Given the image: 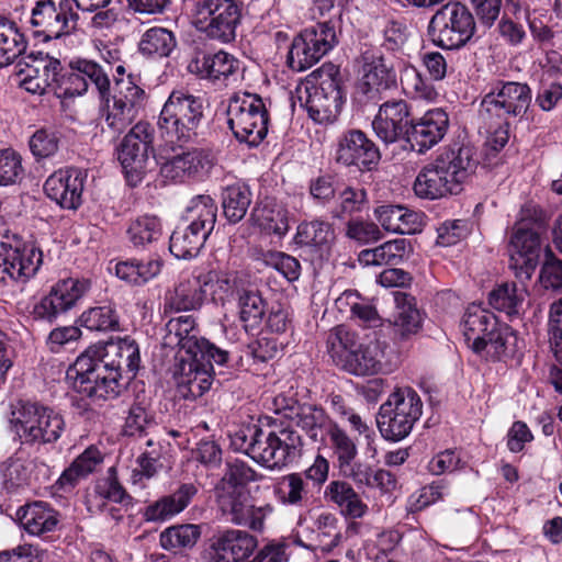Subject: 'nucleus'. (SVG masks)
I'll list each match as a JSON object with an SVG mask.
<instances>
[{"mask_svg":"<svg viewBox=\"0 0 562 562\" xmlns=\"http://www.w3.org/2000/svg\"><path fill=\"white\" fill-rule=\"evenodd\" d=\"M356 334L346 326L338 325L330 329L326 336V348L331 359L342 366L346 353L356 347Z\"/></svg>","mask_w":562,"mask_h":562,"instance_id":"13d9d810","label":"nucleus"},{"mask_svg":"<svg viewBox=\"0 0 562 562\" xmlns=\"http://www.w3.org/2000/svg\"><path fill=\"white\" fill-rule=\"evenodd\" d=\"M541 239L538 232L518 225L509 240L510 268L519 279H530L538 263Z\"/></svg>","mask_w":562,"mask_h":562,"instance_id":"4be33fe9","label":"nucleus"},{"mask_svg":"<svg viewBox=\"0 0 562 562\" xmlns=\"http://www.w3.org/2000/svg\"><path fill=\"white\" fill-rule=\"evenodd\" d=\"M9 428L25 445L56 442L65 430L61 414L37 402L18 400L10 404Z\"/></svg>","mask_w":562,"mask_h":562,"instance_id":"7ed1b4c3","label":"nucleus"},{"mask_svg":"<svg viewBox=\"0 0 562 562\" xmlns=\"http://www.w3.org/2000/svg\"><path fill=\"white\" fill-rule=\"evenodd\" d=\"M19 518L25 530L31 535H42L55 529L58 514L45 502H34L22 507Z\"/></svg>","mask_w":562,"mask_h":562,"instance_id":"58836bf2","label":"nucleus"},{"mask_svg":"<svg viewBox=\"0 0 562 562\" xmlns=\"http://www.w3.org/2000/svg\"><path fill=\"white\" fill-rule=\"evenodd\" d=\"M401 85L405 94L413 99L431 101L437 95L432 85L415 67H407L403 70Z\"/></svg>","mask_w":562,"mask_h":562,"instance_id":"680f3d73","label":"nucleus"},{"mask_svg":"<svg viewBox=\"0 0 562 562\" xmlns=\"http://www.w3.org/2000/svg\"><path fill=\"white\" fill-rule=\"evenodd\" d=\"M201 530L198 525L171 526L160 533V546L168 551L179 552L192 548L199 540Z\"/></svg>","mask_w":562,"mask_h":562,"instance_id":"3c124183","label":"nucleus"},{"mask_svg":"<svg viewBox=\"0 0 562 562\" xmlns=\"http://www.w3.org/2000/svg\"><path fill=\"white\" fill-rule=\"evenodd\" d=\"M374 215L385 231L411 235L422 231L425 214L403 205L386 204L374 210Z\"/></svg>","mask_w":562,"mask_h":562,"instance_id":"7c9ffc66","label":"nucleus"},{"mask_svg":"<svg viewBox=\"0 0 562 562\" xmlns=\"http://www.w3.org/2000/svg\"><path fill=\"white\" fill-rule=\"evenodd\" d=\"M101 462L102 456L100 451L92 446L87 448L61 473L57 485L63 490L74 487L81 479L91 474Z\"/></svg>","mask_w":562,"mask_h":562,"instance_id":"37998d69","label":"nucleus"},{"mask_svg":"<svg viewBox=\"0 0 562 562\" xmlns=\"http://www.w3.org/2000/svg\"><path fill=\"white\" fill-rule=\"evenodd\" d=\"M26 46L27 42L20 31L0 33V68L12 64L25 52Z\"/></svg>","mask_w":562,"mask_h":562,"instance_id":"338daca9","label":"nucleus"},{"mask_svg":"<svg viewBox=\"0 0 562 562\" xmlns=\"http://www.w3.org/2000/svg\"><path fill=\"white\" fill-rule=\"evenodd\" d=\"M361 78L355 89V100L360 105H376L381 93L396 85V70L391 57L381 48L370 47L360 56Z\"/></svg>","mask_w":562,"mask_h":562,"instance_id":"1a4fd4ad","label":"nucleus"},{"mask_svg":"<svg viewBox=\"0 0 562 562\" xmlns=\"http://www.w3.org/2000/svg\"><path fill=\"white\" fill-rule=\"evenodd\" d=\"M162 265V260L158 257L147 261L132 259L117 262L114 271L116 277L126 283L143 285L160 273Z\"/></svg>","mask_w":562,"mask_h":562,"instance_id":"a19ab883","label":"nucleus"},{"mask_svg":"<svg viewBox=\"0 0 562 562\" xmlns=\"http://www.w3.org/2000/svg\"><path fill=\"white\" fill-rule=\"evenodd\" d=\"M274 495L284 506L303 508L311 504L313 488L302 473L293 472L281 476L273 487Z\"/></svg>","mask_w":562,"mask_h":562,"instance_id":"72a5a7b5","label":"nucleus"},{"mask_svg":"<svg viewBox=\"0 0 562 562\" xmlns=\"http://www.w3.org/2000/svg\"><path fill=\"white\" fill-rule=\"evenodd\" d=\"M102 358L112 362L117 368L119 373L125 369L135 375L139 368L140 356L138 345L130 337L120 338L117 341L110 342L105 347L102 346Z\"/></svg>","mask_w":562,"mask_h":562,"instance_id":"4c0bfd02","label":"nucleus"},{"mask_svg":"<svg viewBox=\"0 0 562 562\" xmlns=\"http://www.w3.org/2000/svg\"><path fill=\"white\" fill-rule=\"evenodd\" d=\"M80 323L91 331L117 330L120 328L117 313L111 305L89 308L80 316Z\"/></svg>","mask_w":562,"mask_h":562,"instance_id":"4d7b16f0","label":"nucleus"},{"mask_svg":"<svg viewBox=\"0 0 562 562\" xmlns=\"http://www.w3.org/2000/svg\"><path fill=\"white\" fill-rule=\"evenodd\" d=\"M196 493L198 488L194 484L183 483L172 494L162 496L148 505L145 509V517L149 521L170 519L184 510Z\"/></svg>","mask_w":562,"mask_h":562,"instance_id":"2f4dec72","label":"nucleus"},{"mask_svg":"<svg viewBox=\"0 0 562 562\" xmlns=\"http://www.w3.org/2000/svg\"><path fill=\"white\" fill-rule=\"evenodd\" d=\"M483 350L472 351L481 359L490 362L506 361L515 357L518 349V336L508 324L497 322L482 339Z\"/></svg>","mask_w":562,"mask_h":562,"instance_id":"c756f323","label":"nucleus"},{"mask_svg":"<svg viewBox=\"0 0 562 562\" xmlns=\"http://www.w3.org/2000/svg\"><path fill=\"white\" fill-rule=\"evenodd\" d=\"M205 299L199 277L180 281L167 297V305L175 311L199 310Z\"/></svg>","mask_w":562,"mask_h":562,"instance_id":"a18cd8bd","label":"nucleus"},{"mask_svg":"<svg viewBox=\"0 0 562 562\" xmlns=\"http://www.w3.org/2000/svg\"><path fill=\"white\" fill-rule=\"evenodd\" d=\"M278 412L304 431L314 442L324 441L327 432L335 424L321 405L312 403L293 401L291 404L279 408Z\"/></svg>","mask_w":562,"mask_h":562,"instance_id":"b1692460","label":"nucleus"},{"mask_svg":"<svg viewBox=\"0 0 562 562\" xmlns=\"http://www.w3.org/2000/svg\"><path fill=\"white\" fill-rule=\"evenodd\" d=\"M213 358L204 352L192 356H179L176 369L178 393L186 400L201 397L210 390L215 371Z\"/></svg>","mask_w":562,"mask_h":562,"instance_id":"f3484780","label":"nucleus"},{"mask_svg":"<svg viewBox=\"0 0 562 562\" xmlns=\"http://www.w3.org/2000/svg\"><path fill=\"white\" fill-rule=\"evenodd\" d=\"M42 262L43 254L35 246L0 238V283L24 284L36 274Z\"/></svg>","mask_w":562,"mask_h":562,"instance_id":"2eb2a0df","label":"nucleus"},{"mask_svg":"<svg viewBox=\"0 0 562 562\" xmlns=\"http://www.w3.org/2000/svg\"><path fill=\"white\" fill-rule=\"evenodd\" d=\"M59 142L57 132L40 128L31 136L29 145L33 156L41 160L53 157L59 149Z\"/></svg>","mask_w":562,"mask_h":562,"instance_id":"69168bd1","label":"nucleus"},{"mask_svg":"<svg viewBox=\"0 0 562 562\" xmlns=\"http://www.w3.org/2000/svg\"><path fill=\"white\" fill-rule=\"evenodd\" d=\"M177 45L172 32L164 27H151L147 30L139 42V49L148 56L167 57Z\"/></svg>","mask_w":562,"mask_h":562,"instance_id":"864d4df0","label":"nucleus"},{"mask_svg":"<svg viewBox=\"0 0 562 562\" xmlns=\"http://www.w3.org/2000/svg\"><path fill=\"white\" fill-rule=\"evenodd\" d=\"M422 400L411 387L393 392L376 415V425L382 437L391 441L406 438L422 416Z\"/></svg>","mask_w":562,"mask_h":562,"instance_id":"39448f33","label":"nucleus"},{"mask_svg":"<svg viewBox=\"0 0 562 562\" xmlns=\"http://www.w3.org/2000/svg\"><path fill=\"white\" fill-rule=\"evenodd\" d=\"M457 184V150L445 147L435 162L422 169L414 182V192L423 199H440L452 193Z\"/></svg>","mask_w":562,"mask_h":562,"instance_id":"ddd939ff","label":"nucleus"},{"mask_svg":"<svg viewBox=\"0 0 562 562\" xmlns=\"http://www.w3.org/2000/svg\"><path fill=\"white\" fill-rule=\"evenodd\" d=\"M77 21L72 0H40L32 10L30 24L34 36L49 41L70 34L76 30Z\"/></svg>","mask_w":562,"mask_h":562,"instance_id":"4468645a","label":"nucleus"},{"mask_svg":"<svg viewBox=\"0 0 562 562\" xmlns=\"http://www.w3.org/2000/svg\"><path fill=\"white\" fill-rule=\"evenodd\" d=\"M448 126V114L442 109H432L418 120L412 119L405 139L412 150L425 154L445 137Z\"/></svg>","mask_w":562,"mask_h":562,"instance_id":"5701e85b","label":"nucleus"},{"mask_svg":"<svg viewBox=\"0 0 562 562\" xmlns=\"http://www.w3.org/2000/svg\"><path fill=\"white\" fill-rule=\"evenodd\" d=\"M530 102L531 90L527 83L501 82L483 98L480 116L485 123L493 117L506 122L508 116H522Z\"/></svg>","mask_w":562,"mask_h":562,"instance_id":"f8f14e48","label":"nucleus"},{"mask_svg":"<svg viewBox=\"0 0 562 562\" xmlns=\"http://www.w3.org/2000/svg\"><path fill=\"white\" fill-rule=\"evenodd\" d=\"M335 43V30L327 22L306 27L294 37L288 55V65L295 71H304L318 63Z\"/></svg>","mask_w":562,"mask_h":562,"instance_id":"9b49d317","label":"nucleus"},{"mask_svg":"<svg viewBox=\"0 0 562 562\" xmlns=\"http://www.w3.org/2000/svg\"><path fill=\"white\" fill-rule=\"evenodd\" d=\"M411 121L408 104L404 100H393L380 105L372 127L376 137L387 145L406 137Z\"/></svg>","mask_w":562,"mask_h":562,"instance_id":"a878e982","label":"nucleus"},{"mask_svg":"<svg viewBox=\"0 0 562 562\" xmlns=\"http://www.w3.org/2000/svg\"><path fill=\"white\" fill-rule=\"evenodd\" d=\"M88 91V83L81 74L74 69V59L69 61L68 68L60 65L54 81V92L59 97H77Z\"/></svg>","mask_w":562,"mask_h":562,"instance_id":"052dcab7","label":"nucleus"},{"mask_svg":"<svg viewBox=\"0 0 562 562\" xmlns=\"http://www.w3.org/2000/svg\"><path fill=\"white\" fill-rule=\"evenodd\" d=\"M216 502L223 516L234 525L262 531L265 520L273 513L269 503L256 505L247 490L215 491Z\"/></svg>","mask_w":562,"mask_h":562,"instance_id":"dca6fc26","label":"nucleus"},{"mask_svg":"<svg viewBox=\"0 0 562 562\" xmlns=\"http://www.w3.org/2000/svg\"><path fill=\"white\" fill-rule=\"evenodd\" d=\"M74 69L81 74L88 85L90 81L95 87L100 98L109 97L110 78L108 70L101 65L90 59L75 58Z\"/></svg>","mask_w":562,"mask_h":562,"instance_id":"e2e57ef3","label":"nucleus"},{"mask_svg":"<svg viewBox=\"0 0 562 562\" xmlns=\"http://www.w3.org/2000/svg\"><path fill=\"white\" fill-rule=\"evenodd\" d=\"M203 120V100L177 90L172 91L165 102L157 125L160 134L169 142L187 144L198 136Z\"/></svg>","mask_w":562,"mask_h":562,"instance_id":"20e7f679","label":"nucleus"},{"mask_svg":"<svg viewBox=\"0 0 562 562\" xmlns=\"http://www.w3.org/2000/svg\"><path fill=\"white\" fill-rule=\"evenodd\" d=\"M335 240V231L333 225L326 221L313 220L302 222L294 236L295 245L306 248L310 251L317 252L319 257L328 254Z\"/></svg>","mask_w":562,"mask_h":562,"instance_id":"473e14b6","label":"nucleus"},{"mask_svg":"<svg viewBox=\"0 0 562 562\" xmlns=\"http://www.w3.org/2000/svg\"><path fill=\"white\" fill-rule=\"evenodd\" d=\"M524 301L515 283H503L488 294L490 305L508 316L519 314Z\"/></svg>","mask_w":562,"mask_h":562,"instance_id":"6e6d98bb","label":"nucleus"},{"mask_svg":"<svg viewBox=\"0 0 562 562\" xmlns=\"http://www.w3.org/2000/svg\"><path fill=\"white\" fill-rule=\"evenodd\" d=\"M209 236L187 224L178 226L170 236L169 250L178 259H191L198 256Z\"/></svg>","mask_w":562,"mask_h":562,"instance_id":"ea45409f","label":"nucleus"},{"mask_svg":"<svg viewBox=\"0 0 562 562\" xmlns=\"http://www.w3.org/2000/svg\"><path fill=\"white\" fill-rule=\"evenodd\" d=\"M330 448L337 459L338 468L342 473H347V467L355 461L358 454L356 441L336 423L327 432Z\"/></svg>","mask_w":562,"mask_h":562,"instance_id":"603ef678","label":"nucleus"},{"mask_svg":"<svg viewBox=\"0 0 562 562\" xmlns=\"http://www.w3.org/2000/svg\"><path fill=\"white\" fill-rule=\"evenodd\" d=\"M164 345L178 347L180 356H192L204 352L213 358L218 367H233L234 353L216 347L209 340L199 337L195 319L191 315L171 318L166 324Z\"/></svg>","mask_w":562,"mask_h":562,"instance_id":"9d476101","label":"nucleus"},{"mask_svg":"<svg viewBox=\"0 0 562 562\" xmlns=\"http://www.w3.org/2000/svg\"><path fill=\"white\" fill-rule=\"evenodd\" d=\"M310 117L319 124L333 123L341 109V92L331 74L319 86L305 88V97L300 95Z\"/></svg>","mask_w":562,"mask_h":562,"instance_id":"412c9836","label":"nucleus"},{"mask_svg":"<svg viewBox=\"0 0 562 562\" xmlns=\"http://www.w3.org/2000/svg\"><path fill=\"white\" fill-rule=\"evenodd\" d=\"M105 104V127L112 138L122 134L136 119L143 108L146 93L134 80L132 75L126 78H115L113 94L101 98Z\"/></svg>","mask_w":562,"mask_h":562,"instance_id":"6e6552de","label":"nucleus"},{"mask_svg":"<svg viewBox=\"0 0 562 562\" xmlns=\"http://www.w3.org/2000/svg\"><path fill=\"white\" fill-rule=\"evenodd\" d=\"M227 116L228 125L238 140L257 146L267 136L268 110L258 94L244 92L232 97Z\"/></svg>","mask_w":562,"mask_h":562,"instance_id":"0eeeda50","label":"nucleus"},{"mask_svg":"<svg viewBox=\"0 0 562 562\" xmlns=\"http://www.w3.org/2000/svg\"><path fill=\"white\" fill-rule=\"evenodd\" d=\"M408 241L404 238L389 240L375 248L359 252V262L364 266H396L406 255Z\"/></svg>","mask_w":562,"mask_h":562,"instance_id":"c03bdc74","label":"nucleus"},{"mask_svg":"<svg viewBox=\"0 0 562 562\" xmlns=\"http://www.w3.org/2000/svg\"><path fill=\"white\" fill-rule=\"evenodd\" d=\"M380 158L376 145L360 130H348L337 139L335 161L339 165L371 170Z\"/></svg>","mask_w":562,"mask_h":562,"instance_id":"aec40b11","label":"nucleus"},{"mask_svg":"<svg viewBox=\"0 0 562 562\" xmlns=\"http://www.w3.org/2000/svg\"><path fill=\"white\" fill-rule=\"evenodd\" d=\"M241 9L235 0H195L193 25L209 40L227 44L236 38Z\"/></svg>","mask_w":562,"mask_h":562,"instance_id":"423d86ee","label":"nucleus"},{"mask_svg":"<svg viewBox=\"0 0 562 562\" xmlns=\"http://www.w3.org/2000/svg\"><path fill=\"white\" fill-rule=\"evenodd\" d=\"M262 475L257 473L250 465L240 460H234L226 463V470L215 491L246 490L245 487L252 482L262 480Z\"/></svg>","mask_w":562,"mask_h":562,"instance_id":"8fccbe9b","label":"nucleus"},{"mask_svg":"<svg viewBox=\"0 0 562 562\" xmlns=\"http://www.w3.org/2000/svg\"><path fill=\"white\" fill-rule=\"evenodd\" d=\"M217 214L215 201L205 194L192 198L186 209V222L192 228L211 234L214 229Z\"/></svg>","mask_w":562,"mask_h":562,"instance_id":"79ce46f5","label":"nucleus"},{"mask_svg":"<svg viewBox=\"0 0 562 562\" xmlns=\"http://www.w3.org/2000/svg\"><path fill=\"white\" fill-rule=\"evenodd\" d=\"M497 316L482 304L471 303L464 311L459 325L464 342L471 351L483 350L482 339L497 325Z\"/></svg>","mask_w":562,"mask_h":562,"instance_id":"cd10ccee","label":"nucleus"},{"mask_svg":"<svg viewBox=\"0 0 562 562\" xmlns=\"http://www.w3.org/2000/svg\"><path fill=\"white\" fill-rule=\"evenodd\" d=\"M257 548V539L247 531L226 529L209 540L202 558L204 562H243Z\"/></svg>","mask_w":562,"mask_h":562,"instance_id":"a211bd4d","label":"nucleus"},{"mask_svg":"<svg viewBox=\"0 0 562 562\" xmlns=\"http://www.w3.org/2000/svg\"><path fill=\"white\" fill-rule=\"evenodd\" d=\"M127 235L135 248H146L161 239L162 225L157 216L143 215L130 224Z\"/></svg>","mask_w":562,"mask_h":562,"instance_id":"09e8293b","label":"nucleus"},{"mask_svg":"<svg viewBox=\"0 0 562 562\" xmlns=\"http://www.w3.org/2000/svg\"><path fill=\"white\" fill-rule=\"evenodd\" d=\"M428 30L436 45L446 49L457 48V1H449L437 11Z\"/></svg>","mask_w":562,"mask_h":562,"instance_id":"f704fd0d","label":"nucleus"},{"mask_svg":"<svg viewBox=\"0 0 562 562\" xmlns=\"http://www.w3.org/2000/svg\"><path fill=\"white\" fill-rule=\"evenodd\" d=\"M212 166L209 154L192 149L172 156L160 167L161 176L171 181H186L206 172Z\"/></svg>","mask_w":562,"mask_h":562,"instance_id":"c85d7f7f","label":"nucleus"},{"mask_svg":"<svg viewBox=\"0 0 562 562\" xmlns=\"http://www.w3.org/2000/svg\"><path fill=\"white\" fill-rule=\"evenodd\" d=\"M251 203V192L248 186L235 183L225 188L222 193V206L229 223L241 221Z\"/></svg>","mask_w":562,"mask_h":562,"instance_id":"de8ad7c7","label":"nucleus"},{"mask_svg":"<svg viewBox=\"0 0 562 562\" xmlns=\"http://www.w3.org/2000/svg\"><path fill=\"white\" fill-rule=\"evenodd\" d=\"M85 180L86 173L80 169L58 170L46 179L44 191L63 209L77 210L82 204Z\"/></svg>","mask_w":562,"mask_h":562,"instance_id":"393cba45","label":"nucleus"},{"mask_svg":"<svg viewBox=\"0 0 562 562\" xmlns=\"http://www.w3.org/2000/svg\"><path fill=\"white\" fill-rule=\"evenodd\" d=\"M386 348V342L378 338L356 344L352 351L346 353L341 368L358 376L376 374L384 370Z\"/></svg>","mask_w":562,"mask_h":562,"instance_id":"bb28decb","label":"nucleus"},{"mask_svg":"<svg viewBox=\"0 0 562 562\" xmlns=\"http://www.w3.org/2000/svg\"><path fill=\"white\" fill-rule=\"evenodd\" d=\"M339 205L331 212L334 218L361 212L368 203V194L363 188L347 187L339 193Z\"/></svg>","mask_w":562,"mask_h":562,"instance_id":"0e129e2a","label":"nucleus"},{"mask_svg":"<svg viewBox=\"0 0 562 562\" xmlns=\"http://www.w3.org/2000/svg\"><path fill=\"white\" fill-rule=\"evenodd\" d=\"M191 71L198 72L202 78L212 81H223L234 75L238 69V61L234 56L223 50L212 55H203L189 66Z\"/></svg>","mask_w":562,"mask_h":562,"instance_id":"e433bc0d","label":"nucleus"},{"mask_svg":"<svg viewBox=\"0 0 562 562\" xmlns=\"http://www.w3.org/2000/svg\"><path fill=\"white\" fill-rule=\"evenodd\" d=\"M239 318L246 330L256 328L265 314V302L256 291L244 290L238 297Z\"/></svg>","mask_w":562,"mask_h":562,"instance_id":"bf43d9fd","label":"nucleus"},{"mask_svg":"<svg viewBox=\"0 0 562 562\" xmlns=\"http://www.w3.org/2000/svg\"><path fill=\"white\" fill-rule=\"evenodd\" d=\"M102 346H91L69 368L74 390L92 401L116 398L123 387L122 374L112 362L103 360Z\"/></svg>","mask_w":562,"mask_h":562,"instance_id":"f03ea898","label":"nucleus"},{"mask_svg":"<svg viewBox=\"0 0 562 562\" xmlns=\"http://www.w3.org/2000/svg\"><path fill=\"white\" fill-rule=\"evenodd\" d=\"M303 445L292 428L265 430L256 425L241 427L229 435V446L269 470H280L292 462Z\"/></svg>","mask_w":562,"mask_h":562,"instance_id":"f257e3e1","label":"nucleus"},{"mask_svg":"<svg viewBox=\"0 0 562 562\" xmlns=\"http://www.w3.org/2000/svg\"><path fill=\"white\" fill-rule=\"evenodd\" d=\"M324 497L341 508V512L351 518H361L368 510L359 494L350 483L335 480L328 483Z\"/></svg>","mask_w":562,"mask_h":562,"instance_id":"c9c22d12","label":"nucleus"},{"mask_svg":"<svg viewBox=\"0 0 562 562\" xmlns=\"http://www.w3.org/2000/svg\"><path fill=\"white\" fill-rule=\"evenodd\" d=\"M250 221L261 229L279 236L286 234L289 231L286 211L282 207H276L268 202L255 205L250 213Z\"/></svg>","mask_w":562,"mask_h":562,"instance_id":"49530a36","label":"nucleus"},{"mask_svg":"<svg viewBox=\"0 0 562 562\" xmlns=\"http://www.w3.org/2000/svg\"><path fill=\"white\" fill-rule=\"evenodd\" d=\"M151 140L149 125L140 122L132 127L121 144L117 158L132 186L142 180Z\"/></svg>","mask_w":562,"mask_h":562,"instance_id":"6ab92c4d","label":"nucleus"},{"mask_svg":"<svg viewBox=\"0 0 562 562\" xmlns=\"http://www.w3.org/2000/svg\"><path fill=\"white\" fill-rule=\"evenodd\" d=\"M395 300L398 305V313L394 325L398 334L405 338L411 334L417 333L420 327L422 318L419 311L415 306V299L406 293H396Z\"/></svg>","mask_w":562,"mask_h":562,"instance_id":"5fc2aeb1","label":"nucleus"},{"mask_svg":"<svg viewBox=\"0 0 562 562\" xmlns=\"http://www.w3.org/2000/svg\"><path fill=\"white\" fill-rule=\"evenodd\" d=\"M549 344L553 357L562 366V299L551 306Z\"/></svg>","mask_w":562,"mask_h":562,"instance_id":"774afa93","label":"nucleus"}]
</instances>
